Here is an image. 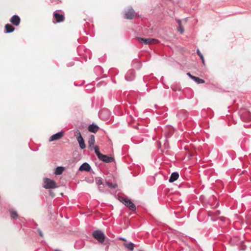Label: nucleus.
Here are the masks:
<instances>
[{
	"mask_svg": "<svg viewBox=\"0 0 251 251\" xmlns=\"http://www.w3.org/2000/svg\"><path fill=\"white\" fill-rule=\"evenodd\" d=\"M92 235L100 243H103L106 237L104 234L100 230L94 231L93 232Z\"/></svg>",
	"mask_w": 251,
	"mask_h": 251,
	"instance_id": "f257e3e1",
	"label": "nucleus"
},
{
	"mask_svg": "<svg viewBox=\"0 0 251 251\" xmlns=\"http://www.w3.org/2000/svg\"><path fill=\"white\" fill-rule=\"evenodd\" d=\"M44 187L46 189H53L57 187L55 182L50 178H45L44 180Z\"/></svg>",
	"mask_w": 251,
	"mask_h": 251,
	"instance_id": "f03ea898",
	"label": "nucleus"
},
{
	"mask_svg": "<svg viewBox=\"0 0 251 251\" xmlns=\"http://www.w3.org/2000/svg\"><path fill=\"white\" fill-rule=\"evenodd\" d=\"M136 40L140 43L145 45H150L155 44L158 42L157 40L152 38H144L142 37H136Z\"/></svg>",
	"mask_w": 251,
	"mask_h": 251,
	"instance_id": "7ed1b4c3",
	"label": "nucleus"
},
{
	"mask_svg": "<svg viewBox=\"0 0 251 251\" xmlns=\"http://www.w3.org/2000/svg\"><path fill=\"white\" fill-rule=\"evenodd\" d=\"M99 115L101 119L106 121L109 119L110 112L107 109H102L100 111Z\"/></svg>",
	"mask_w": 251,
	"mask_h": 251,
	"instance_id": "20e7f679",
	"label": "nucleus"
},
{
	"mask_svg": "<svg viewBox=\"0 0 251 251\" xmlns=\"http://www.w3.org/2000/svg\"><path fill=\"white\" fill-rule=\"evenodd\" d=\"M136 14L133 9L130 7L126 11H125L124 17L126 19H132Z\"/></svg>",
	"mask_w": 251,
	"mask_h": 251,
	"instance_id": "39448f33",
	"label": "nucleus"
},
{
	"mask_svg": "<svg viewBox=\"0 0 251 251\" xmlns=\"http://www.w3.org/2000/svg\"><path fill=\"white\" fill-rule=\"evenodd\" d=\"M78 135V136L76 137L77 141L79 144V147L81 149L83 150L86 148V145L84 143V139L82 137L80 131L77 130L75 132V135Z\"/></svg>",
	"mask_w": 251,
	"mask_h": 251,
	"instance_id": "423d86ee",
	"label": "nucleus"
},
{
	"mask_svg": "<svg viewBox=\"0 0 251 251\" xmlns=\"http://www.w3.org/2000/svg\"><path fill=\"white\" fill-rule=\"evenodd\" d=\"M53 17L56 20L55 22L53 21L54 23L63 22L65 19L64 15L59 14L58 12V11H55L53 12Z\"/></svg>",
	"mask_w": 251,
	"mask_h": 251,
	"instance_id": "0eeeda50",
	"label": "nucleus"
},
{
	"mask_svg": "<svg viewBox=\"0 0 251 251\" xmlns=\"http://www.w3.org/2000/svg\"><path fill=\"white\" fill-rule=\"evenodd\" d=\"M135 77V71L133 69L129 70L125 75V79L127 81H132Z\"/></svg>",
	"mask_w": 251,
	"mask_h": 251,
	"instance_id": "6e6552de",
	"label": "nucleus"
},
{
	"mask_svg": "<svg viewBox=\"0 0 251 251\" xmlns=\"http://www.w3.org/2000/svg\"><path fill=\"white\" fill-rule=\"evenodd\" d=\"M98 158L100 160L106 163H110L114 160V158L113 157L102 154H101Z\"/></svg>",
	"mask_w": 251,
	"mask_h": 251,
	"instance_id": "1a4fd4ad",
	"label": "nucleus"
},
{
	"mask_svg": "<svg viewBox=\"0 0 251 251\" xmlns=\"http://www.w3.org/2000/svg\"><path fill=\"white\" fill-rule=\"evenodd\" d=\"M10 22L13 25L18 26L20 25L21 19L18 15H14L11 18Z\"/></svg>",
	"mask_w": 251,
	"mask_h": 251,
	"instance_id": "9d476101",
	"label": "nucleus"
},
{
	"mask_svg": "<svg viewBox=\"0 0 251 251\" xmlns=\"http://www.w3.org/2000/svg\"><path fill=\"white\" fill-rule=\"evenodd\" d=\"M64 135V132L62 131L58 132L52 135L49 139L50 142L57 140L61 139Z\"/></svg>",
	"mask_w": 251,
	"mask_h": 251,
	"instance_id": "9b49d317",
	"label": "nucleus"
},
{
	"mask_svg": "<svg viewBox=\"0 0 251 251\" xmlns=\"http://www.w3.org/2000/svg\"><path fill=\"white\" fill-rule=\"evenodd\" d=\"M125 205L128 207L129 209L131 211H135L136 210L135 205L133 202L129 199H127L126 201H125Z\"/></svg>",
	"mask_w": 251,
	"mask_h": 251,
	"instance_id": "f8f14e48",
	"label": "nucleus"
},
{
	"mask_svg": "<svg viewBox=\"0 0 251 251\" xmlns=\"http://www.w3.org/2000/svg\"><path fill=\"white\" fill-rule=\"evenodd\" d=\"M91 169L90 165L87 162L83 163L79 168L80 171L89 172Z\"/></svg>",
	"mask_w": 251,
	"mask_h": 251,
	"instance_id": "ddd939ff",
	"label": "nucleus"
},
{
	"mask_svg": "<svg viewBox=\"0 0 251 251\" xmlns=\"http://www.w3.org/2000/svg\"><path fill=\"white\" fill-rule=\"evenodd\" d=\"M99 129V127L97 125L94 124L89 125L88 127V130L90 132H93V133L97 132L98 131Z\"/></svg>",
	"mask_w": 251,
	"mask_h": 251,
	"instance_id": "4468645a",
	"label": "nucleus"
},
{
	"mask_svg": "<svg viewBox=\"0 0 251 251\" xmlns=\"http://www.w3.org/2000/svg\"><path fill=\"white\" fill-rule=\"evenodd\" d=\"M178 177H179L178 173L177 172H174L171 174V176L170 177V178L169 179V181L170 182H173L175 181H176V180H177L178 179Z\"/></svg>",
	"mask_w": 251,
	"mask_h": 251,
	"instance_id": "2eb2a0df",
	"label": "nucleus"
},
{
	"mask_svg": "<svg viewBox=\"0 0 251 251\" xmlns=\"http://www.w3.org/2000/svg\"><path fill=\"white\" fill-rule=\"evenodd\" d=\"M15 30V28L10 24H6L5 25V33H11Z\"/></svg>",
	"mask_w": 251,
	"mask_h": 251,
	"instance_id": "dca6fc26",
	"label": "nucleus"
},
{
	"mask_svg": "<svg viewBox=\"0 0 251 251\" xmlns=\"http://www.w3.org/2000/svg\"><path fill=\"white\" fill-rule=\"evenodd\" d=\"M242 120L245 122H249L251 120V116L250 113L247 112L245 115H242L241 117Z\"/></svg>",
	"mask_w": 251,
	"mask_h": 251,
	"instance_id": "f3484780",
	"label": "nucleus"
},
{
	"mask_svg": "<svg viewBox=\"0 0 251 251\" xmlns=\"http://www.w3.org/2000/svg\"><path fill=\"white\" fill-rule=\"evenodd\" d=\"M95 143V136L93 135H91L88 140V146L89 148H91L94 146Z\"/></svg>",
	"mask_w": 251,
	"mask_h": 251,
	"instance_id": "a211bd4d",
	"label": "nucleus"
},
{
	"mask_svg": "<svg viewBox=\"0 0 251 251\" xmlns=\"http://www.w3.org/2000/svg\"><path fill=\"white\" fill-rule=\"evenodd\" d=\"M124 246L130 251H133L134 249V244L132 242H129L128 243H124Z\"/></svg>",
	"mask_w": 251,
	"mask_h": 251,
	"instance_id": "6ab92c4d",
	"label": "nucleus"
},
{
	"mask_svg": "<svg viewBox=\"0 0 251 251\" xmlns=\"http://www.w3.org/2000/svg\"><path fill=\"white\" fill-rule=\"evenodd\" d=\"M64 170V168L63 167L59 166L56 168L54 173L57 175H61Z\"/></svg>",
	"mask_w": 251,
	"mask_h": 251,
	"instance_id": "aec40b11",
	"label": "nucleus"
},
{
	"mask_svg": "<svg viewBox=\"0 0 251 251\" xmlns=\"http://www.w3.org/2000/svg\"><path fill=\"white\" fill-rule=\"evenodd\" d=\"M192 79L194 80L198 84H201L204 83V80L198 77L195 76L192 77Z\"/></svg>",
	"mask_w": 251,
	"mask_h": 251,
	"instance_id": "412c9836",
	"label": "nucleus"
},
{
	"mask_svg": "<svg viewBox=\"0 0 251 251\" xmlns=\"http://www.w3.org/2000/svg\"><path fill=\"white\" fill-rule=\"evenodd\" d=\"M10 217L12 219H16L18 217V215L16 211L12 210L10 211Z\"/></svg>",
	"mask_w": 251,
	"mask_h": 251,
	"instance_id": "4be33fe9",
	"label": "nucleus"
},
{
	"mask_svg": "<svg viewBox=\"0 0 251 251\" xmlns=\"http://www.w3.org/2000/svg\"><path fill=\"white\" fill-rule=\"evenodd\" d=\"M106 185L111 189H115L117 187V184L116 183H112L108 181H106Z\"/></svg>",
	"mask_w": 251,
	"mask_h": 251,
	"instance_id": "5701e85b",
	"label": "nucleus"
},
{
	"mask_svg": "<svg viewBox=\"0 0 251 251\" xmlns=\"http://www.w3.org/2000/svg\"><path fill=\"white\" fill-rule=\"evenodd\" d=\"M94 149L95 150V153L96 154L98 158L100 157V156L102 154L100 152L99 148L98 146L94 147Z\"/></svg>",
	"mask_w": 251,
	"mask_h": 251,
	"instance_id": "b1692460",
	"label": "nucleus"
},
{
	"mask_svg": "<svg viewBox=\"0 0 251 251\" xmlns=\"http://www.w3.org/2000/svg\"><path fill=\"white\" fill-rule=\"evenodd\" d=\"M197 53L200 57L203 64L204 65L205 64V62H204V58H203V56L201 54V53L200 52V50L199 49H198L197 50Z\"/></svg>",
	"mask_w": 251,
	"mask_h": 251,
	"instance_id": "393cba45",
	"label": "nucleus"
},
{
	"mask_svg": "<svg viewBox=\"0 0 251 251\" xmlns=\"http://www.w3.org/2000/svg\"><path fill=\"white\" fill-rule=\"evenodd\" d=\"M132 66L137 69H139L141 68V64L137 62L136 61L132 62Z\"/></svg>",
	"mask_w": 251,
	"mask_h": 251,
	"instance_id": "a878e982",
	"label": "nucleus"
},
{
	"mask_svg": "<svg viewBox=\"0 0 251 251\" xmlns=\"http://www.w3.org/2000/svg\"><path fill=\"white\" fill-rule=\"evenodd\" d=\"M128 199L125 197H120L119 200L121 202H122L123 204H125V201H126Z\"/></svg>",
	"mask_w": 251,
	"mask_h": 251,
	"instance_id": "bb28decb",
	"label": "nucleus"
},
{
	"mask_svg": "<svg viewBox=\"0 0 251 251\" xmlns=\"http://www.w3.org/2000/svg\"><path fill=\"white\" fill-rule=\"evenodd\" d=\"M177 29L178 31H179L181 34L183 33L184 31V28L181 25H179Z\"/></svg>",
	"mask_w": 251,
	"mask_h": 251,
	"instance_id": "cd10ccee",
	"label": "nucleus"
},
{
	"mask_svg": "<svg viewBox=\"0 0 251 251\" xmlns=\"http://www.w3.org/2000/svg\"><path fill=\"white\" fill-rule=\"evenodd\" d=\"M37 232H38V233H39V235H40L41 237H43V236H44V235H43V232H42V231L41 230V229H39V228H37Z\"/></svg>",
	"mask_w": 251,
	"mask_h": 251,
	"instance_id": "c85d7f7f",
	"label": "nucleus"
},
{
	"mask_svg": "<svg viewBox=\"0 0 251 251\" xmlns=\"http://www.w3.org/2000/svg\"><path fill=\"white\" fill-rule=\"evenodd\" d=\"M97 183L98 185H100L102 184V181L101 179L100 178L97 180Z\"/></svg>",
	"mask_w": 251,
	"mask_h": 251,
	"instance_id": "c756f323",
	"label": "nucleus"
},
{
	"mask_svg": "<svg viewBox=\"0 0 251 251\" xmlns=\"http://www.w3.org/2000/svg\"><path fill=\"white\" fill-rule=\"evenodd\" d=\"M187 75H188V76H189L191 78H192V77H194V76H193V75H191V74H190V73H188L187 74Z\"/></svg>",
	"mask_w": 251,
	"mask_h": 251,
	"instance_id": "7c9ffc66",
	"label": "nucleus"
},
{
	"mask_svg": "<svg viewBox=\"0 0 251 251\" xmlns=\"http://www.w3.org/2000/svg\"><path fill=\"white\" fill-rule=\"evenodd\" d=\"M220 214V210H217L215 212L216 215H218Z\"/></svg>",
	"mask_w": 251,
	"mask_h": 251,
	"instance_id": "2f4dec72",
	"label": "nucleus"
},
{
	"mask_svg": "<svg viewBox=\"0 0 251 251\" xmlns=\"http://www.w3.org/2000/svg\"><path fill=\"white\" fill-rule=\"evenodd\" d=\"M176 21L178 24L179 25V26L181 25V21L180 20H177Z\"/></svg>",
	"mask_w": 251,
	"mask_h": 251,
	"instance_id": "473e14b6",
	"label": "nucleus"
},
{
	"mask_svg": "<svg viewBox=\"0 0 251 251\" xmlns=\"http://www.w3.org/2000/svg\"><path fill=\"white\" fill-rule=\"evenodd\" d=\"M119 239L121 240L126 241V239L125 238L123 237H120L119 238Z\"/></svg>",
	"mask_w": 251,
	"mask_h": 251,
	"instance_id": "72a5a7b5",
	"label": "nucleus"
},
{
	"mask_svg": "<svg viewBox=\"0 0 251 251\" xmlns=\"http://www.w3.org/2000/svg\"><path fill=\"white\" fill-rule=\"evenodd\" d=\"M186 117H187V115H186V114H184V115H183V118H186Z\"/></svg>",
	"mask_w": 251,
	"mask_h": 251,
	"instance_id": "f704fd0d",
	"label": "nucleus"
},
{
	"mask_svg": "<svg viewBox=\"0 0 251 251\" xmlns=\"http://www.w3.org/2000/svg\"><path fill=\"white\" fill-rule=\"evenodd\" d=\"M177 115L179 116H180V113L177 114Z\"/></svg>",
	"mask_w": 251,
	"mask_h": 251,
	"instance_id": "c9c22d12",
	"label": "nucleus"
}]
</instances>
